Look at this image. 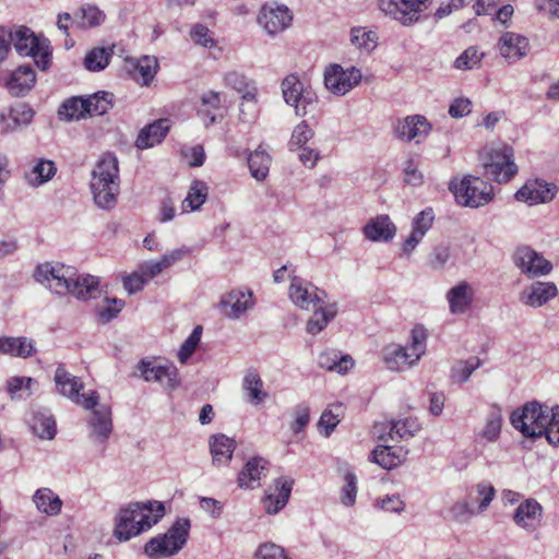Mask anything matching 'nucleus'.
I'll return each mask as SVG.
<instances>
[{"instance_id": "nucleus-1", "label": "nucleus", "mask_w": 559, "mask_h": 559, "mask_svg": "<svg viewBox=\"0 0 559 559\" xmlns=\"http://www.w3.org/2000/svg\"><path fill=\"white\" fill-rule=\"evenodd\" d=\"M35 278L57 295L71 294L82 300L94 298L98 292L99 283L95 276L79 275L75 269L60 263L38 265Z\"/></svg>"}, {"instance_id": "nucleus-2", "label": "nucleus", "mask_w": 559, "mask_h": 559, "mask_svg": "<svg viewBox=\"0 0 559 559\" xmlns=\"http://www.w3.org/2000/svg\"><path fill=\"white\" fill-rule=\"evenodd\" d=\"M510 420L525 437L545 436L549 443H559V405L549 407L536 401L528 402L514 411Z\"/></svg>"}, {"instance_id": "nucleus-3", "label": "nucleus", "mask_w": 559, "mask_h": 559, "mask_svg": "<svg viewBox=\"0 0 559 559\" xmlns=\"http://www.w3.org/2000/svg\"><path fill=\"white\" fill-rule=\"evenodd\" d=\"M164 514L165 508L162 502H131L118 511L115 518L114 536L119 542L130 540L148 531Z\"/></svg>"}, {"instance_id": "nucleus-4", "label": "nucleus", "mask_w": 559, "mask_h": 559, "mask_svg": "<svg viewBox=\"0 0 559 559\" xmlns=\"http://www.w3.org/2000/svg\"><path fill=\"white\" fill-rule=\"evenodd\" d=\"M95 204L103 210L114 209L120 192L119 163L112 153H105L97 162L91 180Z\"/></svg>"}, {"instance_id": "nucleus-5", "label": "nucleus", "mask_w": 559, "mask_h": 559, "mask_svg": "<svg viewBox=\"0 0 559 559\" xmlns=\"http://www.w3.org/2000/svg\"><path fill=\"white\" fill-rule=\"evenodd\" d=\"M427 331L423 325H415L411 332L409 346L391 343L382 348V359L388 370L401 372L414 367L426 353Z\"/></svg>"}, {"instance_id": "nucleus-6", "label": "nucleus", "mask_w": 559, "mask_h": 559, "mask_svg": "<svg viewBox=\"0 0 559 559\" xmlns=\"http://www.w3.org/2000/svg\"><path fill=\"white\" fill-rule=\"evenodd\" d=\"M189 519H178L164 535L150 539L144 546V554L151 558H167L178 554L186 545L189 531Z\"/></svg>"}, {"instance_id": "nucleus-7", "label": "nucleus", "mask_w": 559, "mask_h": 559, "mask_svg": "<svg viewBox=\"0 0 559 559\" xmlns=\"http://www.w3.org/2000/svg\"><path fill=\"white\" fill-rule=\"evenodd\" d=\"M12 44L20 56L32 57L37 68L47 70L51 63L49 40L37 36L26 26L12 31Z\"/></svg>"}, {"instance_id": "nucleus-8", "label": "nucleus", "mask_w": 559, "mask_h": 559, "mask_svg": "<svg viewBox=\"0 0 559 559\" xmlns=\"http://www.w3.org/2000/svg\"><path fill=\"white\" fill-rule=\"evenodd\" d=\"M449 189L459 204L474 209L488 204L493 197L491 185L471 175L465 176L459 185L451 181Z\"/></svg>"}, {"instance_id": "nucleus-9", "label": "nucleus", "mask_w": 559, "mask_h": 559, "mask_svg": "<svg viewBox=\"0 0 559 559\" xmlns=\"http://www.w3.org/2000/svg\"><path fill=\"white\" fill-rule=\"evenodd\" d=\"M55 383L57 391L82 406L85 409L93 408L97 405L99 399L96 391H91L87 394H80L83 389V382L80 378L72 376L68 372L62 365L58 366L55 372Z\"/></svg>"}, {"instance_id": "nucleus-10", "label": "nucleus", "mask_w": 559, "mask_h": 559, "mask_svg": "<svg viewBox=\"0 0 559 559\" xmlns=\"http://www.w3.org/2000/svg\"><path fill=\"white\" fill-rule=\"evenodd\" d=\"M282 92L285 102L295 107L297 116L307 115L316 106V93L311 88L305 87L296 74H289L283 80Z\"/></svg>"}, {"instance_id": "nucleus-11", "label": "nucleus", "mask_w": 559, "mask_h": 559, "mask_svg": "<svg viewBox=\"0 0 559 559\" xmlns=\"http://www.w3.org/2000/svg\"><path fill=\"white\" fill-rule=\"evenodd\" d=\"M138 370L146 382H156L168 393L178 389L181 383L179 371L173 364L157 365L142 359L138 364Z\"/></svg>"}, {"instance_id": "nucleus-12", "label": "nucleus", "mask_w": 559, "mask_h": 559, "mask_svg": "<svg viewBox=\"0 0 559 559\" xmlns=\"http://www.w3.org/2000/svg\"><path fill=\"white\" fill-rule=\"evenodd\" d=\"M361 71L355 67L344 69L340 64H331L324 72L325 87L337 96H344L361 82Z\"/></svg>"}, {"instance_id": "nucleus-13", "label": "nucleus", "mask_w": 559, "mask_h": 559, "mask_svg": "<svg viewBox=\"0 0 559 559\" xmlns=\"http://www.w3.org/2000/svg\"><path fill=\"white\" fill-rule=\"evenodd\" d=\"M292 22V11L278 2H265L258 15L259 25L272 36L285 31Z\"/></svg>"}, {"instance_id": "nucleus-14", "label": "nucleus", "mask_w": 559, "mask_h": 559, "mask_svg": "<svg viewBox=\"0 0 559 559\" xmlns=\"http://www.w3.org/2000/svg\"><path fill=\"white\" fill-rule=\"evenodd\" d=\"M558 193V187L554 182L544 179L527 180L523 187L515 192V199L528 205H537L551 202Z\"/></svg>"}, {"instance_id": "nucleus-15", "label": "nucleus", "mask_w": 559, "mask_h": 559, "mask_svg": "<svg viewBox=\"0 0 559 559\" xmlns=\"http://www.w3.org/2000/svg\"><path fill=\"white\" fill-rule=\"evenodd\" d=\"M513 151L504 146L490 154V162L485 164V174L497 182L509 181L518 171V166L512 160Z\"/></svg>"}, {"instance_id": "nucleus-16", "label": "nucleus", "mask_w": 559, "mask_h": 559, "mask_svg": "<svg viewBox=\"0 0 559 559\" xmlns=\"http://www.w3.org/2000/svg\"><path fill=\"white\" fill-rule=\"evenodd\" d=\"M289 298L297 307L308 311L316 310V307L328 302L324 292L319 290L310 283H304L298 277L292 280Z\"/></svg>"}, {"instance_id": "nucleus-17", "label": "nucleus", "mask_w": 559, "mask_h": 559, "mask_svg": "<svg viewBox=\"0 0 559 559\" xmlns=\"http://www.w3.org/2000/svg\"><path fill=\"white\" fill-rule=\"evenodd\" d=\"M431 128L430 122L425 116L412 115L397 120L393 127V132L401 141L420 143L429 135Z\"/></svg>"}, {"instance_id": "nucleus-18", "label": "nucleus", "mask_w": 559, "mask_h": 559, "mask_svg": "<svg viewBox=\"0 0 559 559\" xmlns=\"http://www.w3.org/2000/svg\"><path fill=\"white\" fill-rule=\"evenodd\" d=\"M500 56L512 64L527 56L530 51L528 39L518 33L504 32L497 43Z\"/></svg>"}, {"instance_id": "nucleus-19", "label": "nucleus", "mask_w": 559, "mask_h": 559, "mask_svg": "<svg viewBox=\"0 0 559 559\" xmlns=\"http://www.w3.org/2000/svg\"><path fill=\"white\" fill-rule=\"evenodd\" d=\"M426 8V2H379V9L386 16L403 25L417 22Z\"/></svg>"}, {"instance_id": "nucleus-20", "label": "nucleus", "mask_w": 559, "mask_h": 559, "mask_svg": "<svg viewBox=\"0 0 559 559\" xmlns=\"http://www.w3.org/2000/svg\"><path fill=\"white\" fill-rule=\"evenodd\" d=\"M514 263L530 277L545 275L550 272L551 264L534 250L523 247L514 253Z\"/></svg>"}, {"instance_id": "nucleus-21", "label": "nucleus", "mask_w": 559, "mask_h": 559, "mask_svg": "<svg viewBox=\"0 0 559 559\" xmlns=\"http://www.w3.org/2000/svg\"><path fill=\"white\" fill-rule=\"evenodd\" d=\"M293 480L280 477L274 480V485L270 487L263 499V507L269 514H276L282 510L290 497Z\"/></svg>"}, {"instance_id": "nucleus-22", "label": "nucleus", "mask_w": 559, "mask_h": 559, "mask_svg": "<svg viewBox=\"0 0 559 559\" xmlns=\"http://www.w3.org/2000/svg\"><path fill=\"white\" fill-rule=\"evenodd\" d=\"M88 425L91 428V438L96 442H105L111 431H112V421H111V409L108 405L99 404L93 408Z\"/></svg>"}, {"instance_id": "nucleus-23", "label": "nucleus", "mask_w": 559, "mask_h": 559, "mask_svg": "<svg viewBox=\"0 0 559 559\" xmlns=\"http://www.w3.org/2000/svg\"><path fill=\"white\" fill-rule=\"evenodd\" d=\"M543 507L533 498L521 502L513 514L514 523L527 532H534L540 525Z\"/></svg>"}, {"instance_id": "nucleus-24", "label": "nucleus", "mask_w": 559, "mask_h": 559, "mask_svg": "<svg viewBox=\"0 0 559 559\" xmlns=\"http://www.w3.org/2000/svg\"><path fill=\"white\" fill-rule=\"evenodd\" d=\"M33 109L25 103L16 104L7 111L0 112V132L9 133L31 123Z\"/></svg>"}, {"instance_id": "nucleus-25", "label": "nucleus", "mask_w": 559, "mask_h": 559, "mask_svg": "<svg viewBox=\"0 0 559 559\" xmlns=\"http://www.w3.org/2000/svg\"><path fill=\"white\" fill-rule=\"evenodd\" d=\"M224 314L229 319H238L248 309L253 307V297L250 290L234 289L221 300Z\"/></svg>"}, {"instance_id": "nucleus-26", "label": "nucleus", "mask_w": 559, "mask_h": 559, "mask_svg": "<svg viewBox=\"0 0 559 559\" xmlns=\"http://www.w3.org/2000/svg\"><path fill=\"white\" fill-rule=\"evenodd\" d=\"M558 294L557 286L549 282H535L520 294V300L530 307H542Z\"/></svg>"}, {"instance_id": "nucleus-27", "label": "nucleus", "mask_w": 559, "mask_h": 559, "mask_svg": "<svg viewBox=\"0 0 559 559\" xmlns=\"http://www.w3.org/2000/svg\"><path fill=\"white\" fill-rule=\"evenodd\" d=\"M396 226L386 214L378 215L365 225V237L373 242H386L394 238Z\"/></svg>"}, {"instance_id": "nucleus-28", "label": "nucleus", "mask_w": 559, "mask_h": 559, "mask_svg": "<svg viewBox=\"0 0 559 559\" xmlns=\"http://www.w3.org/2000/svg\"><path fill=\"white\" fill-rule=\"evenodd\" d=\"M475 290L466 281L460 282L447 293L449 308L453 314H462L468 310L474 301Z\"/></svg>"}, {"instance_id": "nucleus-29", "label": "nucleus", "mask_w": 559, "mask_h": 559, "mask_svg": "<svg viewBox=\"0 0 559 559\" xmlns=\"http://www.w3.org/2000/svg\"><path fill=\"white\" fill-rule=\"evenodd\" d=\"M36 74L31 66H20L12 71L5 86L12 96H24L35 85Z\"/></svg>"}, {"instance_id": "nucleus-30", "label": "nucleus", "mask_w": 559, "mask_h": 559, "mask_svg": "<svg viewBox=\"0 0 559 559\" xmlns=\"http://www.w3.org/2000/svg\"><path fill=\"white\" fill-rule=\"evenodd\" d=\"M267 465V461L263 457L255 456L250 459L238 474V486L251 489L259 487L261 478L265 476Z\"/></svg>"}, {"instance_id": "nucleus-31", "label": "nucleus", "mask_w": 559, "mask_h": 559, "mask_svg": "<svg viewBox=\"0 0 559 559\" xmlns=\"http://www.w3.org/2000/svg\"><path fill=\"white\" fill-rule=\"evenodd\" d=\"M495 496V487L487 481H481L468 488L465 499L473 508L472 514H480L489 507Z\"/></svg>"}, {"instance_id": "nucleus-32", "label": "nucleus", "mask_w": 559, "mask_h": 559, "mask_svg": "<svg viewBox=\"0 0 559 559\" xmlns=\"http://www.w3.org/2000/svg\"><path fill=\"white\" fill-rule=\"evenodd\" d=\"M169 121L167 119H158L147 124L138 134L135 146L139 150H146L159 144L169 131Z\"/></svg>"}, {"instance_id": "nucleus-33", "label": "nucleus", "mask_w": 559, "mask_h": 559, "mask_svg": "<svg viewBox=\"0 0 559 559\" xmlns=\"http://www.w3.org/2000/svg\"><path fill=\"white\" fill-rule=\"evenodd\" d=\"M435 219L433 211L431 207H427L423 210L414 219H413V230L411 235L406 238L403 250L407 253L413 251L416 246L424 238L426 233L432 226Z\"/></svg>"}, {"instance_id": "nucleus-34", "label": "nucleus", "mask_w": 559, "mask_h": 559, "mask_svg": "<svg viewBox=\"0 0 559 559\" xmlns=\"http://www.w3.org/2000/svg\"><path fill=\"white\" fill-rule=\"evenodd\" d=\"M235 449L236 441L223 433L214 435L210 439V450L216 465L228 464Z\"/></svg>"}, {"instance_id": "nucleus-35", "label": "nucleus", "mask_w": 559, "mask_h": 559, "mask_svg": "<svg viewBox=\"0 0 559 559\" xmlns=\"http://www.w3.org/2000/svg\"><path fill=\"white\" fill-rule=\"evenodd\" d=\"M32 431L40 439L51 440L56 436V421L46 409L33 412L28 420Z\"/></svg>"}, {"instance_id": "nucleus-36", "label": "nucleus", "mask_w": 559, "mask_h": 559, "mask_svg": "<svg viewBox=\"0 0 559 559\" xmlns=\"http://www.w3.org/2000/svg\"><path fill=\"white\" fill-rule=\"evenodd\" d=\"M33 502L37 510L49 516L58 515L61 512L62 500L50 488H39L33 496Z\"/></svg>"}, {"instance_id": "nucleus-37", "label": "nucleus", "mask_w": 559, "mask_h": 559, "mask_svg": "<svg viewBox=\"0 0 559 559\" xmlns=\"http://www.w3.org/2000/svg\"><path fill=\"white\" fill-rule=\"evenodd\" d=\"M407 452L395 451L389 445H379L371 453V461L385 469H392L402 464Z\"/></svg>"}, {"instance_id": "nucleus-38", "label": "nucleus", "mask_w": 559, "mask_h": 559, "mask_svg": "<svg viewBox=\"0 0 559 559\" xmlns=\"http://www.w3.org/2000/svg\"><path fill=\"white\" fill-rule=\"evenodd\" d=\"M313 311V316L307 322V332L310 334L320 333L328 323L334 319L336 316L337 309L335 304H323L319 307H316Z\"/></svg>"}, {"instance_id": "nucleus-39", "label": "nucleus", "mask_w": 559, "mask_h": 559, "mask_svg": "<svg viewBox=\"0 0 559 559\" xmlns=\"http://www.w3.org/2000/svg\"><path fill=\"white\" fill-rule=\"evenodd\" d=\"M318 364L323 369L344 374L353 368L354 360L349 355L340 356L338 353L331 350L321 353Z\"/></svg>"}, {"instance_id": "nucleus-40", "label": "nucleus", "mask_w": 559, "mask_h": 559, "mask_svg": "<svg viewBox=\"0 0 559 559\" xmlns=\"http://www.w3.org/2000/svg\"><path fill=\"white\" fill-rule=\"evenodd\" d=\"M473 8L477 15H490L492 21L502 25H507L514 13L513 7L509 3L498 8L496 2H475Z\"/></svg>"}, {"instance_id": "nucleus-41", "label": "nucleus", "mask_w": 559, "mask_h": 559, "mask_svg": "<svg viewBox=\"0 0 559 559\" xmlns=\"http://www.w3.org/2000/svg\"><path fill=\"white\" fill-rule=\"evenodd\" d=\"M209 188L204 181L193 180L190 185L188 194L182 201V211H198L206 201Z\"/></svg>"}, {"instance_id": "nucleus-42", "label": "nucleus", "mask_w": 559, "mask_h": 559, "mask_svg": "<svg viewBox=\"0 0 559 559\" xmlns=\"http://www.w3.org/2000/svg\"><path fill=\"white\" fill-rule=\"evenodd\" d=\"M271 160V156L260 145L248 157L251 176L258 181L264 180L269 175Z\"/></svg>"}, {"instance_id": "nucleus-43", "label": "nucleus", "mask_w": 559, "mask_h": 559, "mask_svg": "<svg viewBox=\"0 0 559 559\" xmlns=\"http://www.w3.org/2000/svg\"><path fill=\"white\" fill-rule=\"evenodd\" d=\"M105 13L95 4L86 2L74 14V23L80 27L88 28L100 25L105 21Z\"/></svg>"}, {"instance_id": "nucleus-44", "label": "nucleus", "mask_w": 559, "mask_h": 559, "mask_svg": "<svg viewBox=\"0 0 559 559\" xmlns=\"http://www.w3.org/2000/svg\"><path fill=\"white\" fill-rule=\"evenodd\" d=\"M242 389L248 393L249 402L253 405L261 404L267 393L263 390V381L255 370H249L242 381Z\"/></svg>"}, {"instance_id": "nucleus-45", "label": "nucleus", "mask_w": 559, "mask_h": 559, "mask_svg": "<svg viewBox=\"0 0 559 559\" xmlns=\"http://www.w3.org/2000/svg\"><path fill=\"white\" fill-rule=\"evenodd\" d=\"M34 352L33 343L26 337H0V353L28 357Z\"/></svg>"}, {"instance_id": "nucleus-46", "label": "nucleus", "mask_w": 559, "mask_h": 559, "mask_svg": "<svg viewBox=\"0 0 559 559\" xmlns=\"http://www.w3.org/2000/svg\"><path fill=\"white\" fill-rule=\"evenodd\" d=\"M224 83L242 96L258 93L257 84L253 80L237 71L227 72L224 75Z\"/></svg>"}, {"instance_id": "nucleus-47", "label": "nucleus", "mask_w": 559, "mask_h": 559, "mask_svg": "<svg viewBox=\"0 0 559 559\" xmlns=\"http://www.w3.org/2000/svg\"><path fill=\"white\" fill-rule=\"evenodd\" d=\"M88 106L86 98L74 96L63 102L59 115L66 120H79L88 116Z\"/></svg>"}, {"instance_id": "nucleus-48", "label": "nucleus", "mask_w": 559, "mask_h": 559, "mask_svg": "<svg viewBox=\"0 0 559 559\" xmlns=\"http://www.w3.org/2000/svg\"><path fill=\"white\" fill-rule=\"evenodd\" d=\"M112 48L95 47L84 58V67L92 72L104 70L110 61Z\"/></svg>"}, {"instance_id": "nucleus-49", "label": "nucleus", "mask_w": 559, "mask_h": 559, "mask_svg": "<svg viewBox=\"0 0 559 559\" xmlns=\"http://www.w3.org/2000/svg\"><path fill=\"white\" fill-rule=\"evenodd\" d=\"M480 366L481 360L478 357H472L467 360H459L452 366L450 376L451 380L454 383H464Z\"/></svg>"}, {"instance_id": "nucleus-50", "label": "nucleus", "mask_w": 559, "mask_h": 559, "mask_svg": "<svg viewBox=\"0 0 559 559\" xmlns=\"http://www.w3.org/2000/svg\"><path fill=\"white\" fill-rule=\"evenodd\" d=\"M350 41L360 50L371 51L377 47L378 36L376 32L358 26L352 28Z\"/></svg>"}, {"instance_id": "nucleus-51", "label": "nucleus", "mask_w": 559, "mask_h": 559, "mask_svg": "<svg viewBox=\"0 0 559 559\" xmlns=\"http://www.w3.org/2000/svg\"><path fill=\"white\" fill-rule=\"evenodd\" d=\"M88 116H103L114 106V95L108 92H97L86 98Z\"/></svg>"}, {"instance_id": "nucleus-52", "label": "nucleus", "mask_w": 559, "mask_h": 559, "mask_svg": "<svg viewBox=\"0 0 559 559\" xmlns=\"http://www.w3.org/2000/svg\"><path fill=\"white\" fill-rule=\"evenodd\" d=\"M260 112L258 93L242 96L239 104V120L243 123H252L258 119Z\"/></svg>"}, {"instance_id": "nucleus-53", "label": "nucleus", "mask_w": 559, "mask_h": 559, "mask_svg": "<svg viewBox=\"0 0 559 559\" xmlns=\"http://www.w3.org/2000/svg\"><path fill=\"white\" fill-rule=\"evenodd\" d=\"M418 430L419 426L412 420H396L391 423L389 437L391 440H405L413 438Z\"/></svg>"}, {"instance_id": "nucleus-54", "label": "nucleus", "mask_w": 559, "mask_h": 559, "mask_svg": "<svg viewBox=\"0 0 559 559\" xmlns=\"http://www.w3.org/2000/svg\"><path fill=\"white\" fill-rule=\"evenodd\" d=\"M34 379L29 377H14L7 383V391L12 399H24L32 394L31 385Z\"/></svg>"}, {"instance_id": "nucleus-55", "label": "nucleus", "mask_w": 559, "mask_h": 559, "mask_svg": "<svg viewBox=\"0 0 559 559\" xmlns=\"http://www.w3.org/2000/svg\"><path fill=\"white\" fill-rule=\"evenodd\" d=\"M124 301L117 298H106L103 306H98L96 314L102 323H108L122 310Z\"/></svg>"}, {"instance_id": "nucleus-56", "label": "nucleus", "mask_w": 559, "mask_h": 559, "mask_svg": "<svg viewBox=\"0 0 559 559\" xmlns=\"http://www.w3.org/2000/svg\"><path fill=\"white\" fill-rule=\"evenodd\" d=\"M502 415L499 408L491 411L486 419V425L481 431L483 438L488 441H495L501 430Z\"/></svg>"}, {"instance_id": "nucleus-57", "label": "nucleus", "mask_w": 559, "mask_h": 559, "mask_svg": "<svg viewBox=\"0 0 559 559\" xmlns=\"http://www.w3.org/2000/svg\"><path fill=\"white\" fill-rule=\"evenodd\" d=\"M483 53L474 46L465 49L454 61V68L459 70H471L478 66L483 59Z\"/></svg>"}, {"instance_id": "nucleus-58", "label": "nucleus", "mask_w": 559, "mask_h": 559, "mask_svg": "<svg viewBox=\"0 0 559 559\" xmlns=\"http://www.w3.org/2000/svg\"><path fill=\"white\" fill-rule=\"evenodd\" d=\"M201 334L202 326L198 325L193 329L188 338L182 343L178 352V359L181 364L187 362V360L192 356L200 343Z\"/></svg>"}, {"instance_id": "nucleus-59", "label": "nucleus", "mask_w": 559, "mask_h": 559, "mask_svg": "<svg viewBox=\"0 0 559 559\" xmlns=\"http://www.w3.org/2000/svg\"><path fill=\"white\" fill-rule=\"evenodd\" d=\"M344 481L341 501L344 506L352 507L356 502L357 477L353 472L347 471L344 475Z\"/></svg>"}, {"instance_id": "nucleus-60", "label": "nucleus", "mask_w": 559, "mask_h": 559, "mask_svg": "<svg viewBox=\"0 0 559 559\" xmlns=\"http://www.w3.org/2000/svg\"><path fill=\"white\" fill-rule=\"evenodd\" d=\"M158 62L155 57L144 56L138 60L135 69L143 79L144 84H148L155 76Z\"/></svg>"}, {"instance_id": "nucleus-61", "label": "nucleus", "mask_w": 559, "mask_h": 559, "mask_svg": "<svg viewBox=\"0 0 559 559\" xmlns=\"http://www.w3.org/2000/svg\"><path fill=\"white\" fill-rule=\"evenodd\" d=\"M312 129L305 122L295 127L289 141L290 148H301L313 136Z\"/></svg>"}, {"instance_id": "nucleus-62", "label": "nucleus", "mask_w": 559, "mask_h": 559, "mask_svg": "<svg viewBox=\"0 0 559 559\" xmlns=\"http://www.w3.org/2000/svg\"><path fill=\"white\" fill-rule=\"evenodd\" d=\"M338 423L340 414L334 413L332 408L325 409L318 423L320 433L329 437L338 425Z\"/></svg>"}, {"instance_id": "nucleus-63", "label": "nucleus", "mask_w": 559, "mask_h": 559, "mask_svg": "<svg viewBox=\"0 0 559 559\" xmlns=\"http://www.w3.org/2000/svg\"><path fill=\"white\" fill-rule=\"evenodd\" d=\"M56 166L51 160H39L33 168L37 185L48 181L56 173Z\"/></svg>"}, {"instance_id": "nucleus-64", "label": "nucleus", "mask_w": 559, "mask_h": 559, "mask_svg": "<svg viewBox=\"0 0 559 559\" xmlns=\"http://www.w3.org/2000/svg\"><path fill=\"white\" fill-rule=\"evenodd\" d=\"M190 36L194 44L205 48H211L215 44L209 28L202 24H195L190 31Z\"/></svg>"}]
</instances>
